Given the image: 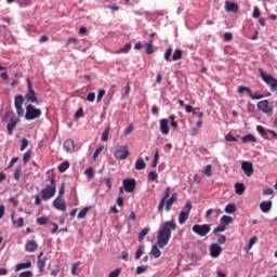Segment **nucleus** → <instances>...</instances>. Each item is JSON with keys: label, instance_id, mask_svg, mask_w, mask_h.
Returning a JSON list of instances; mask_svg holds the SVG:
<instances>
[{"label": "nucleus", "instance_id": "nucleus-1", "mask_svg": "<svg viewBox=\"0 0 277 277\" xmlns=\"http://www.w3.org/2000/svg\"><path fill=\"white\" fill-rule=\"evenodd\" d=\"M175 228L176 223L174 220L163 223L157 236V246L160 248L168 246V243H170V239H172V230Z\"/></svg>", "mask_w": 277, "mask_h": 277}, {"label": "nucleus", "instance_id": "nucleus-2", "mask_svg": "<svg viewBox=\"0 0 277 277\" xmlns=\"http://www.w3.org/2000/svg\"><path fill=\"white\" fill-rule=\"evenodd\" d=\"M55 192H56L55 177L52 176L50 179V184L47 185L43 189H41V195L35 196L36 207H40L42 205V200H51V198L55 196Z\"/></svg>", "mask_w": 277, "mask_h": 277}, {"label": "nucleus", "instance_id": "nucleus-3", "mask_svg": "<svg viewBox=\"0 0 277 277\" xmlns=\"http://www.w3.org/2000/svg\"><path fill=\"white\" fill-rule=\"evenodd\" d=\"M3 121L8 122L6 131L9 135H14V129H16V126L21 122V119L16 117V114H14L13 110H9L5 113L3 117Z\"/></svg>", "mask_w": 277, "mask_h": 277}, {"label": "nucleus", "instance_id": "nucleus-4", "mask_svg": "<svg viewBox=\"0 0 277 277\" xmlns=\"http://www.w3.org/2000/svg\"><path fill=\"white\" fill-rule=\"evenodd\" d=\"M260 76L262 78V81L266 83V85L271 87L272 92H276L277 90V79L274 78L272 75H267L263 68L259 69Z\"/></svg>", "mask_w": 277, "mask_h": 277}, {"label": "nucleus", "instance_id": "nucleus-5", "mask_svg": "<svg viewBox=\"0 0 277 277\" xmlns=\"http://www.w3.org/2000/svg\"><path fill=\"white\" fill-rule=\"evenodd\" d=\"M42 116V110L40 108L34 107V105L29 104L26 106V120H36Z\"/></svg>", "mask_w": 277, "mask_h": 277}, {"label": "nucleus", "instance_id": "nucleus-6", "mask_svg": "<svg viewBox=\"0 0 277 277\" xmlns=\"http://www.w3.org/2000/svg\"><path fill=\"white\" fill-rule=\"evenodd\" d=\"M129 155L131 153L129 151V146H117L116 150L114 153L115 159H118V161H124V159H129Z\"/></svg>", "mask_w": 277, "mask_h": 277}, {"label": "nucleus", "instance_id": "nucleus-7", "mask_svg": "<svg viewBox=\"0 0 277 277\" xmlns=\"http://www.w3.org/2000/svg\"><path fill=\"white\" fill-rule=\"evenodd\" d=\"M193 233H195V235H198L199 237H207V235H209L211 233V225L209 224H195L193 226Z\"/></svg>", "mask_w": 277, "mask_h": 277}, {"label": "nucleus", "instance_id": "nucleus-8", "mask_svg": "<svg viewBox=\"0 0 277 277\" xmlns=\"http://www.w3.org/2000/svg\"><path fill=\"white\" fill-rule=\"evenodd\" d=\"M192 212V201H187L183 210L179 214V224H185L189 220V213Z\"/></svg>", "mask_w": 277, "mask_h": 277}, {"label": "nucleus", "instance_id": "nucleus-9", "mask_svg": "<svg viewBox=\"0 0 277 277\" xmlns=\"http://www.w3.org/2000/svg\"><path fill=\"white\" fill-rule=\"evenodd\" d=\"M23 103H25V97H23V95H16L14 97V107L16 109V114L18 118H23V116H25V109L23 108Z\"/></svg>", "mask_w": 277, "mask_h": 277}, {"label": "nucleus", "instance_id": "nucleus-10", "mask_svg": "<svg viewBox=\"0 0 277 277\" xmlns=\"http://www.w3.org/2000/svg\"><path fill=\"white\" fill-rule=\"evenodd\" d=\"M258 109L266 114V116H272L274 114V106L269 105L268 100L260 101L258 103Z\"/></svg>", "mask_w": 277, "mask_h": 277}, {"label": "nucleus", "instance_id": "nucleus-11", "mask_svg": "<svg viewBox=\"0 0 277 277\" xmlns=\"http://www.w3.org/2000/svg\"><path fill=\"white\" fill-rule=\"evenodd\" d=\"M27 88H28V93L25 95L26 101H28V103L38 104V97L36 96V91L34 90V87L31 85V80L29 79H27Z\"/></svg>", "mask_w": 277, "mask_h": 277}, {"label": "nucleus", "instance_id": "nucleus-12", "mask_svg": "<svg viewBox=\"0 0 277 277\" xmlns=\"http://www.w3.org/2000/svg\"><path fill=\"white\" fill-rule=\"evenodd\" d=\"M136 185L137 183L135 182V179L123 180V189H126L128 194L135 192Z\"/></svg>", "mask_w": 277, "mask_h": 277}, {"label": "nucleus", "instance_id": "nucleus-13", "mask_svg": "<svg viewBox=\"0 0 277 277\" xmlns=\"http://www.w3.org/2000/svg\"><path fill=\"white\" fill-rule=\"evenodd\" d=\"M54 209H57V211H66V200L62 197H56L52 202Z\"/></svg>", "mask_w": 277, "mask_h": 277}, {"label": "nucleus", "instance_id": "nucleus-14", "mask_svg": "<svg viewBox=\"0 0 277 277\" xmlns=\"http://www.w3.org/2000/svg\"><path fill=\"white\" fill-rule=\"evenodd\" d=\"M241 170L245 172L246 176H252V174H254V166L250 161H242Z\"/></svg>", "mask_w": 277, "mask_h": 277}, {"label": "nucleus", "instance_id": "nucleus-15", "mask_svg": "<svg viewBox=\"0 0 277 277\" xmlns=\"http://www.w3.org/2000/svg\"><path fill=\"white\" fill-rule=\"evenodd\" d=\"M222 254V247L217 243H213L210 246V256L212 259H217Z\"/></svg>", "mask_w": 277, "mask_h": 277}, {"label": "nucleus", "instance_id": "nucleus-16", "mask_svg": "<svg viewBox=\"0 0 277 277\" xmlns=\"http://www.w3.org/2000/svg\"><path fill=\"white\" fill-rule=\"evenodd\" d=\"M256 131L264 137V140H269V136H267V133H272L274 137H277V133L274 130L265 131V128L263 126H258Z\"/></svg>", "mask_w": 277, "mask_h": 277}, {"label": "nucleus", "instance_id": "nucleus-17", "mask_svg": "<svg viewBox=\"0 0 277 277\" xmlns=\"http://www.w3.org/2000/svg\"><path fill=\"white\" fill-rule=\"evenodd\" d=\"M170 121L168 119H160V133L168 135L170 133Z\"/></svg>", "mask_w": 277, "mask_h": 277}, {"label": "nucleus", "instance_id": "nucleus-18", "mask_svg": "<svg viewBox=\"0 0 277 277\" xmlns=\"http://www.w3.org/2000/svg\"><path fill=\"white\" fill-rule=\"evenodd\" d=\"M43 255L44 253L40 252L37 261V266L40 273L44 272V267H47V258H42Z\"/></svg>", "mask_w": 277, "mask_h": 277}, {"label": "nucleus", "instance_id": "nucleus-19", "mask_svg": "<svg viewBox=\"0 0 277 277\" xmlns=\"http://www.w3.org/2000/svg\"><path fill=\"white\" fill-rule=\"evenodd\" d=\"M11 220L15 228H23L25 226V219L23 217L14 219V213L11 214Z\"/></svg>", "mask_w": 277, "mask_h": 277}, {"label": "nucleus", "instance_id": "nucleus-20", "mask_svg": "<svg viewBox=\"0 0 277 277\" xmlns=\"http://www.w3.org/2000/svg\"><path fill=\"white\" fill-rule=\"evenodd\" d=\"M225 10L227 12H234V14H237V12H239V5L237 3L226 1L225 2Z\"/></svg>", "mask_w": 277, "mask_h": 277}, {"label": "nucleus", "instance_id": "nucleus-21", "mask_svg": "<svg viewBox=\"0 0 277 277\" xmlns=\"http://www.w3.org/2000/svg\"><path fill=\"white\" fill-rule=\"evenodd\" d=\"M63 148L66 153H72V150H75V141H72V138L66 140L63 144Z\"/></svg>", "mask_w": 277, "mask_h": 277}, {"label": "nucleus", "instance_id": "nucleus-22", "mask_svg": "<svg viewBox=\"0 0 277 277\" xmlns=\"http://www.w3.org/2000/svg\"><path fill=\"white\" fill-rule=\"evenodd\" d=\"M26 252H36L38 250V242L34 240H28L25 245Z\"/></svg>", "mask_w": 277, "mask_h": 277}, {"label": "nucleus", "instance_id": "nucleus-23", "mask_svg": "<svg viewBox=\"0 0 277 277\" xmlns=\"http://www.w3.org/2000/svg\"><path fill=\"white\" fill-rule=\"evenodd\" d=\"M260 209L262 213H269V211H272V201H262L260 203Z\"/></svg>", "mask_w": 277, "mask_h": 277}, {"label": "nucleus", "instance_id": "nucleus-24", "mask_svg": "<svg viewBox=\"0 0 277 277\" xmlns=\"http://www.w3.org/2000/svg\"><path fill=\"white\" fill-rule=\"evenodd\" d=\"M234 187L238 196H243V193L246 192V185H243V183H236Z\"/></svg>", "mask_w": 277, "mask_h": 277}, {"label": "nucleus", "instance_id": "nucleus-25", "mask_svg": "<svg viewBox=\"0 0 277 277\" xmlns=\"http://www.w3.org/2000/svg\"><path fill=\"white\" fill-rule=\"evenodd\" d=\"M31 267V262H24V263H18L15 265V272H21V269H29Z\"/></svg>", "mask_w": 277, "mask_h": 277}, {"label": "nucleus", "instance_id": "nucleus-26", "mask_svg": "<svg viewBox=\"0 0 277 277\" xmlns=\"http://www.w3.org/2000/svg\"><path fill=\"white\" fill-rule=\"evenodd\" d=\"M220 224H222L223 226L227 227L228 224H233V219L228 215H223L220 219Z\"/></svg>", "mask_w": 277, "mask_h": 277}, {"label": "nucleus", "instance_id": "nucleus-27", "mask_svg": "<svg viewBox=\"0 0 277 277\" xmlns=\"http://www.w3.org/2000/svg\"><path fill=\"white\" fill-rule=\"evenodd\" d=\"M173 62H179V60H183V50L176 49L172 55Z\"/></svg>", "mask_w": 277, "mask_h": 277}, {"label": "nucleus", "instance_id": "nucleus-28", "mask_svg": "<svg viewBox=\"0 0 277 277\" xmlns=\"http://www.w3.org/2000/svg\"><path fill=\"white\" fill-rule=\"evenodd\" d=\"M22 174H23V167H22V166H17V167L15 168L14 173H13L14 179H15L16 181H21Z\"/></svg>", "mask_w": 277, "mask_h": 277}, {"label": "nucleus", "instance_id": "nucleus-29", "mask_svg": "<svg viewBox=\"0 0 277 277\" xmlns=\"http://www.w3.org/2000/svg\"><path fill=\"white\" fill-rule=\"evenodd\" d=\"M174 202H176V198L174 196H172L171 198H169L166 202V211H172V205H174Z\"/></svg>", "mask_w": 277, "mask_h": 277}, {"label": "nucleus", "instance_id": "nucleus-30", "mask_svg": "<svg viewBox=\"0 0 277 277\" xmlns=\"http://www.w3.org/2000/svg\"><path fill=\"white\" fill-rule=\"evenodd\" d=\"M243 144H248L250 142H256V137L252 134H247L241 137Z\"/></svg>", "mask_w": 277, "mask_h": 277}, {"label": "nucleus", "instance_id": "nucleus-31", "mask_svg": "<svg viewBox=\"0 0 277 277\" xmlns=\"http://www.w3.org/2000/svg\"><path fill=\"white\" fill-rule=\"evenodd\" d=\"M148 233H150V228L145 227L142 229V232L138 234L140 243H142L144 241V237H146V235H148Z\"/></svg>", "mask_w": 277, "mask_h": 277}, {"label": "nucleus", "instance_id": "nucleus-32", "mask_svg": "<svg viewBox=\"0 0 277 277\" xmlns=\"http://www.w3.org/2000/svg\"><path fill=\"white\" fill-rule=\"evenodd\" d=\"M150 254H153L155 259H159V256H161V250H159V247H157V245L153 246Z\"/></svg>", "mask_w": 277, "mask_h": 277}, {"label": "nucleus", "instance_id": "nucleus-33", "mask_svg": "<svg viewBox=\"0 0 277 277\" xmlns=\"http://www.w3.org/2000/svg\"><path fill=\"white\" fill-rule=\"evenodd\" d=\"M146 168V162L144 159H137L135 162V170H144Z\"/></svg>", "mask_w": 277, "mask_h": 277}, {"label": "nucleus", "instance_id": "nucleus-34", "mask_svg": "<svg viewBox=\"0 0 277 277\" xmlns=\"http://www.w3.org/2000/svg\"><path fill=\"white\" fill-rule=\"evenodd\" d=\"M235 211H237L235 203H229L225 207V213H235Z\"/></svg>", "mask_w": 277, "mask_h": 277}, {"label": "nucleus", "instance_id": "nucleus-35", "mask_svg": "<svg viewBox=\"0 0 277 277\" xmlns=\"http://www.w3.org/2000/svg\"><path fill=\"white\" fill-rule=\"evenodd\" d=\"M90 207H84L79 213H78V220H83L85 215H88V211H90Z\"/></svg>", "mask_w": 277, "mask_h": 277}, {"label": "nucleus", "instance_id": "nucleus-36", "mask_svg": "<svg viewBox=\"0 0 277 277\" xmlns=\"http://www.w3.org/2000/svg\"><path fill=\"white\" fill-rule=\"evenodd\" d=\"M131 51V43H126L123 48L119 49L116 53H129Z\"/></svg>", "mask_w": 277, "mask_h": 277}, {"label": "nucleus", "instance_id": "nucleus-37", "mask_svg": "<svg viewBox=\"0 0 277 277\" xmlns=\"http://www.w3.org/2000/svg\"><path fill=\"white\" fill-rule=\"evenodd\" d=\"M145 47L147 55H153V53H155V50L153 49V40H149V42L146 43Z\"/></svg>", "mask_w": 277, "mask_h": 277}, {"label": "nucleus", "instance_id": "nucleus-38", "mask_svg": "<svg viewBox=\"0 0 277 277\" xmlns=\"http://www.w3.org/2000/svg\"><path fill=\"white\" fill-rule=\"evenodd\" d=\"M70 168V163L68 161L63 162L58 166V172H65Z\"/></svg>", "mask_w": 277, "mask_h": 277}, {"label": "nucleus", "instance_id": "nucleus-39", "mask_svg": "<svg viewBox=\"0 0 277 277\" xmlns=\"http://www.w3.org/2000/svg\"><path fill=\"white\" fill-rule=\"evenodd\" d=\"M259 241V238L256 236H253L250 238L249 243L247 246V250H252V246Z\"/></svg>", "mask_w": 277, "mask_h": 277}, {"label": "nucleus", "instance_id": "nucleus-40", "mask_svg": "<svg viewBox=\"0 0 277 277\" xmlns=\"http://www.w3.org/2000/svg\"><path fill=\"white\" fill-rule=\"evenodd\" d=\"M37 224H39V226H47V224H49V219L44 216L38 217Z\"/></svg>", "mask_w": 277, "mask_h": 277}, {"label": "nucleus", "instance_id": "nucleus-41", "mask_svg": "<svg viewBox=\"0 0 277 277\" xmlns=\"http://www.w3.org/2000/svg\"><path fill=\"white\" fill-rule=\"evenodd\" d=\"M109 131H110V128L107 127L105 131L102 133V142H107V140H109Z\"/></svg>", "mask_w": 277, "mask_h": 277}, {"label": "nucleus", "instance_id": "nucleus-42", "mask_svg": "<svg viewBox=\"0 0 277 277\" xmlns=\"http://www.w3.org/2000/svg\"><path fill=\"white\" fill-rule=\"evenodd\" d=\"M30 160H31V150H27L23 156V162L29 163Z\"/></svg>", "mask_w": 277, "mask_h": 277}, {"label": "nucleus", "instance_id": "nucleus-43", "mask_svg": "<svg viewBox=\"0 0 277 277\" xmlns=\"http://www.w3.org/2000/svg\"><path fill=\"white\" fill-rule=\"evenodd\" d=\"M212 173H213V166L207 164L206 170L203 171V174H206V176H211Z\"/></svg>", "mask_w": 277, "mask_h": 277}, {"label": "nucleus", "instance_id": "nucleus-44", "mask_svg": "<svg viewBox=\"0 0 277 277\" xmlns=\"http://www.w3.org/2000/svg\"><path fill=\"white\" fill-rule=\"evenodd\" d=\"M224 230H226V226L220 223V225L216 228H214L213 234L217 235V233H224Z\"/></svg>", "mask_w": 277, "mask_h": 277}, {"label": "nucleus", "instance_id": "nucleus-45", "mask_svg": "<svg viewBox=\"0 0 277 277\" xmlns=\"http://www.w3.org/2000/svg\"><path fill=\"white\" fill-rule=\"evenodd\" d=\"M158 163H159V149H157L155 155H154V162H153L151 167L157 168Z\"/></svg>", "mask_w": 277, "mask_h": 277}, {"label": "nucleus", "instance_id": "nucleus-46", "mask_svg": "<svg viewBox=\"0 0 277 277\" xmlns=\"http://www.w3.org/2000/svg\"><path fill=\"white\" fill-rule=\"evenodd\" d=\"M238 92H239L240 94H243L245 92H247V93L250 95V93L252 92V90H251L250 88H248V87L240 85V87L238 88Z\"/></svg>", "mask_w": 277, "mask_h": 277}, {"label": "nucleus", "instance_id": "nucleus-47", "mask_svg": "<svg viewBox=\"0 0 277 277\" xmlns=\"http://www.w3.org/2000/svg\"><path fill=\"white\" fill-rule=\"evenodd\" d=\"M163 207H166V198H161L158 205V213H163Z\"/></svg>", "mask_w": 277, "mask_h": 277}, {"label": "nucleus", "instance_id": "nucleus-48", "mask_svg": "<svg viewBox=\"0 0 277 277\" xmlns=\"http://www.w3.org/2000/svg\"><path fill=\"white\" fill-rule=\"evenodd\" d=\"M105 147L104 146H100L95 149L94 154H93V159L96 160V158L98 157V155H101V153H103V149Z\"/></svg>", "mask_w": 277, "mask_h": 277}, {"label": "nucleus", "instance_id": "nucleus-49", "mask_svg": "<svg viewBox=\"0 0 277 277\" xmlns=\"http://www.w3.org/2000/svg\"><path fill=\"white\" fill-rule=\"evenodd\" d=\"M84 174L88 176V179H94V169L89 168L84 171Z\"/></svg>", "mask_w": 277, "mask_h": 277}, {"label": "nucleus", "instance_id": "nucleus-50", "mask_svg": "<svg viewBox=\"0 0 277 277\" xmlns=\"http://www.w3.org/2000/svg\"><path fill=\"white\" fill-rule=\"evenodd\" d=\"M170 57H172V48H168V50L164 53L166 62H170Z\"/></svg>", "mask_w": 277, "mask_h": 277}, {"label": "nucleus", "instance_id": "nucleus-51", "mask_svg": "<svg viewBox=\"0 0 277 277\" xmlns=\"http://www.w3.org/2000/svg\"><path fill=\"white\" fill-rule=\"evenodd\" d=\"M253 18H259L261 16V10L259 6L253 8V13H252Z\"/></svg>", "mask_w": 277, "mask_h": 277}, {"label": "nucleus", "instance_id": "nucleus-52", "mask_svg": "<svg viewBox=\"0 0 277 277\" xmlns=\"http://www.w3.org/2000/svg\"><path fill=\"white\" fill-rule=\"evenodd\" d=\"M27 146H29V140H27V138H23L22 140V145H21V147H19V150H25V148H27Z\"/></svg>", "mask_w": 277, "mask_h": 277}, {"label": "nucleus", "instance_id": "nucleus-53", "mask_svg": "<svg viewBox=\"0 0 277 277\" xmlns=\"http://www.w3.org/2000/svg\"><path fill=\"white\" fill-rule=\"evenodd\" d=\"M95 98H96V94L94 92H90L87 95V101H89V103H94Z\"/></svg>", "mask_w": 277, "mask_h": 277}, {"label": "nucleus", "instance_id": "nucleus-54", "mask_svg": "<svg viewBox=\"0 0 277 277\" xmlns=\"http://www.w3.org/2000/svg\"><path fill=\"white\" fill-rule=\"evenodd\" d=\"M79 268V262H76L71 265V275L77 276V269Z\"/></svg>", "mask_w": 277, "mask_h": 277}, {"label": "nucleus", "instance_id": "nucleus-55", "mask_svg": "<svg viewBox=\"0 0 277 277\" xmlns=\"http://www.w3.org/2000/svg\"><path fill=\"white\" fill-rule=\"evenodd\" d=\"M157 177H158L157 172L150 171V172L148 173V179H149V181H151V182L157 181Z\"/></svg>", "mask_w": 277, "mask_h": 277}, {"label": "nucleus", "instance_id": "nucleus-56", "mask_svg": "<svg viewBox=\"0 0 277 277\" xmlns=\"http://www.w3.org/2000/svg\"><path fill=\"white\" fill-rule=\"evenodd\" d=\"M142 254H144V247H140L135 252V259H141Z\"/></svg>", "mask_w": 277, "mask_h": 277}, {"label": "nucleus", "instance_id": "nucleus-57", "mask_svg": "<svg viewBox=\"0 0 277 277\" xmlns=\"http://www.w3.org/2000/svg\"><path fill=\"white\" fill-rule=\"evenodd\" d=\"M65 192H66V184L63 183L61 185L60 189H58V196L57 197L62 198V196H64Z\"/></svg>", "mask_w": 277, "mask_h": 277}, {"label": "nucleus", "instance_id": "nucleus-58", "mask_svg": "<svg viewBox=\"0 0 277 277\" xmlns=\"http://www.w3.org/2000/svg\"><path fill=\"white\" fill-rule=\"evenodd\" d=\"M103 96H105V90L100 89L97 94V103H101V101H103Z\"/></svg>", "mask_w": 277, "mask_h": 277}, {"label": "nucleus", "instance_id": "nucleus-59", "mask_svg": "<svg viewBox=\"0 0 277 277\" xmlns=\"http://www.w3.org/2000/svg\"><path fill=\"white\" fill-rule=\"evenodd\" d=\"M225 141H226V142H237V137H235L232 133H228V134L225 136Z\"/></svg>", "mask_w": 277, "mask_h": 277}, {"label": "nucleus", "instance_id": "nucleus-60", "mask_svg": "<svg viewBox=\"0 0 277 277\" xmlns=\"http://www.w3.org/2000/svg\"><path fill=\"white\" fill-rule=\"evenodd\" d=\"M217 243H221V245L226 243V236H224V235H219V236H217Z\"/></svg>", "mask_w": 277, "mask_h": 277}, {"label": "nucleus", "instance_id": "nucleus-61", "mask_svg": "<svg viewBox=\"0 0 277 277\" xmlns=\"http://www.w3.org/2000/svg\"><path fill=\"white\" fill-rule=\"evenodd\" d=\"M34 273L31 271H26L19 274V277H31Z\"/></svg>", "mask_w": 277, "mask_h": 277}, {"label": "nucleus", "instance_id": "nucleus-62", "mask_svg": "<svg viewBox=\"0 0 277 277\" xmlns=\"http://www.w3.org/2000/svg\"><path fill=\"white\" fill-rule=\"evenodd\" d=\"M120 259H122V261H129V252L122 251L120 254Z\"/></svg>", "mask_w": 277, "mask_h": 277}, {"label": "nucleus", "instance_id": "nucleus-63", "mask_svg": "<svg viewBox=\"0 0 277 277\" xmlns=\"http://www.w3.org/2000/svg\"><path fill=\"white\" fill-rule=\"evenodd\" d=\"M272 195H274V189L266 188L263 190V196H272Z\"/></svg>", "mask_w": 277, "mask_h": 277}, {"label": "nucleus", "instance_id": "nucleus-64", "mask_svg": "<svg viewBox=\"0 0 277 277\" xmlns=\"http://www.w3.org/2000/svg\"><path fill=\"white\" fill-rule=\"evenodd\" d=\"M120 276V268L115 269L109 274L108 277H119Z\"/></svg>", "mask_w": 277, "mask_h": 277}]
</instances>
